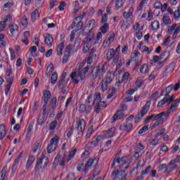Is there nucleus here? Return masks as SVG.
I'll use <instances>...</instances> for the list:
<instances>
[{"instance_id": "1", "label": "nucleus", "mask_w": 180, "mask_h": 180, "mask_svg": "<svg viewBox=\"0 0 180 180\" xmlns=\"http://www.w3.org/2000/svg\"><path fill=\"white\" fill-rule=\"evenodd\" d=\"M99 162V159L98 158H89L84 165L83 162L77 165V169L78 172H83L84 175H86L90 169L95 168Z\"/></svg>"}, {"instance_id": "2", "label": "nucleus", "mask_w": 180, "mask_h": 180, "mask_svg": "<svg viewBox=\"0 0 180 180\" xmlns=\"http://www.w3.org/2000/svg\"><path fill=\"white\" fill-rule=\"evenodd\" d=\"M89 71V67H85L84 69H79L77 73L73 72L70 75V78L72 79V83L77 85V84H79V80L77 78H80L81 81H85V78H86V74Z\"/></svg>"}, {"instance_id": "3", "label": "nucleus", "mask_w": 180, "mask_h": 180, "mask_svg": "<svg viewBox=\"0 0 180 180\" xmlns=\"http://www.w3.org/2000/svg\"><path fill=\"white\" fill-rule=\"evenodd\" d=\"M106 74V64L103 63L101 66H95L91 71V77L93 79H96L98 77V79H102L103 76Z\"/></svg>"}, {"instance_id": "4", "label": "nucleus", "mask_w": 180, "mask_h": 180, "mask_svg": "<svg viewBox=\"0 0 180 180\" xmlns=\"http://www.w3.org/2000/svg\"><path fill=\"white\" fill-rule=\"evenodd\" d=\"M100 31L96 34V41H94V44H102V37L103 34H106L108 32H109V24L104 23L103 26L100 27Z\"/></svg>"}, {"instance_id": "5", "label": "nucleus", "mask_w": 180, "mask_h": 180, "mask_svg": "<svg viewBox=\"0 0 180 180\" xmlns=\"http://www.w3.org/2000/svg\"><path fill=\"white\" fill-rule=\"evenodd\" d=\"M42 94L44 104L43 105L41 112H44V115H46V109H47L49 102H50V99H51V92L49 90H44Z\"/></svg>"}, {"instance_id": "6", "label": "nucleus", "mask_w": 180, "mask_h": 180, "mask_svg": "<svg viewBox=\"0 0 180 180\" xmlns=\"http://www.w3.org/2000/svg\"><path fill=\"white\" fill-rule=\"evenodd\" d=\"M58 141H60V137H58V136H55L51 139L50 144L47 146V152L49 154H51L53 152L56 151L58 146Z\"/></svg>"}, {"instance_id": "7", "label": "nucleus", "mask_w": 180, "mask_h": 180, "mask_svg": "<svg viewBox=\"0 0 180 180\" xmlns=\"http://www.w3.org/2000/svg\"><path fill=\"white\" fill-rule=\"evenodd\" d=\"M85 127H86V122L84 119H79L77 122L76 129L77 131V136H82L84 131H85Z\"/></svg>"}, {"instance_id": "8", "label": "nucleus", "mask_w": 180, "mask_h": 180, "mask_svg": "<svg viewBox=\"0 0 180 180\" xmlns=\"http://www.w3.org/2000/svg\"><path fill=\"white\" fill-rule=\"evenodd\" d=\"M115 37H116V36L114 32H109L103 43V47L104 49L109 47V46H110V44L115 41Z\"/></svg>"}, {"instance_id": "9", "label": "nucleus", "mask_w": 180, "mask_h": 180, "mask_svg": "<svg viewBox=\"0 0 180 180\" xmlns=\"http://www.w3.org/2000/svg\"><path fill=\"white\" fill-rule=\"evenodd\" d=\"M115 52L114 49L108 50L106 54L108 61L112 60L113 63H117V61H119V55L115 56Z\"/></svg>"}, {"instance_id": "10", "label": "nucleus", "mask_w": 180, "mask_h": 180, "mask_svg": "<svg viewBox=\"0 0 180 180\" xmlns=\"http://www.w3.org/2000/svg\"><path fill=\"white\" fill-rule=\"evenodd\" d=\"M8 29L10 30L11 37H15L16 34L19 32V25L16 23L10 24Z\"/></svg>"}, {"instance_id": "11", "label": "nucleus", "mask_w": 180, "mask_h": 180, "mask_svg": "<svg viewBox=\"0 0 180 180\" xmlns=\"http://www.w3.org/2000/svg\"><path fill=\"white\" fill-rule=\"evenodd\" d=\"M91 110H92V107L91 105H87V107L85 104H81L79 105V113H86V115H88L89 113H91Z\"/></svg>"}, {"instance_id": "12", "label": "nucleus", "mask_w": 180, "mask_h": 180, "mask_svg": "<svg viewBox=\"0 0 180 180\" xmlns=\"http://www.w3.org/2000/svg\"><path fill=\"white\" fill-rule=\"evenodd\" d=\"M153 119L154 120H158L161 122V123L164 122V117L162 116H165V117H168L169 116V112H162L158 115L153 114Z\"/></svg>"}, {"instance_id": "13", "label": "nucleus", "mask_w": 180, "mask_h": 180, "mask_svg": "<svg viewBox=\"0 0 180 180\" xmlns=\"http://www.w3.org/2000/svg\"><path fill=\"white\" fill-rule=\"evenodd\" d=\"M150 106H151V101H148L141 111V117H144V116H146V115L148 113V110H150Z\"/></svg>"}, {"instance_id": "14", "label": "nucleus", "mask_w": 180, "mask_h": 180, "mask_svg": "<svg viewBox=\"0 0 180 180\" xmlns=\"http://www.w3.org/2000/svg\"><path fill=\"white\" fill-rule=\"evenodd\" d=\"M22 155H23V151H21L17 158L15 159L13 167H12V172H15L16 169H18V167H19V162L20 161V158H22Z\"/></svg>"}, {"instance_id": "15", "label": "nucleus", "mask_w": 180, "mask_h": 180, "mask_svg": "<svg viewBox=\"0 0 180 180\" xmlns=\"http://www.w3.org/2000/svg\"><path fill=\"white\" fill-rule=\"evenodd\" d=\"M172 91H174V84H170L166 87L165 91H162L161 92L160 96H165V97L168 98L169 96V94H171Z\"/></svg>"}, {"instance_id": "16", "label": "nucleus", "mask_w": 180, "mask_h": 180, "mask_svg": "<svg viewBox=\"0 0 180 180\" xmlns=\"http://www.w3.org/2000/svg\"><path fill=\"white\" fill-rule=\"evenodd\" d=\"M44 41L46 46L51 47L53 46V43H54V38H53V35L47 34L45 37Z\"/></svg>"}, {"instance_id": "17", "label": "nucleus", "mask_w": 180, "mask_h": 180, "mask_svg": "<svg viewBox=\"0 0 180 180\" xmlns=\"http://www.w3.org/2000/svg\"><path fill=\"white\" fill-rule=\"evenodd\" d=\"M42 113V118L39 117L37 120V124L39 126H43L46 120H47V117L49 116V113L47 112V109L46 108V114L44 115V112L41 111Z\"/></svg>"}, {"instance_id": "18", "label": "nucleus", "mask_w": 180, "mask_h": 180, "mask_svg": "<svg viewBox=\"0 0 180 180\" xmlns=\"http://www.w3.org/2000/svg\"><path fill=\"white\" fill-rule=\"evenodd\" d=\"M115 131H116V129H115V127L110 128L105 132L103 139H112V137H114L115 134Z\"/></svg>"}, {"instance_id": "19", "label": "nucleus", "mask_w": 180, "mask_h": 180, "mask_svg": "<svg viewBox=\"0 0 180 180\" xmlns=\"http://www.w3.org/2000/svg\"><path fill=\"white\" fill-rule=\"evenodd\" d=\"M120 130L130 133L133 130V124L131 123H128L124 125H121L120 127Z\"/></svg>"}, {"instance_id": "20", "label": "nucleus", "mask_w": 180, "mask_h": 180, "mask_svg": "<svg viewBox=\"0 0 180 180\" xmlns=\"http://www.w3.org/2000/svg\"><path fill=\"white\" fill-rule=\"evenodd\" d=\"M34 161H36V158L34 155H30L25 165L26 169H30V166L33 165Z\"/></svg>"}, {"instance_id": "21", "label": "nucleus", "mask_w": 180, "mask_h": 180, "mask_svg": "<svg viewBox=\"0 0 180 180\" xmlns=\"http://www.w3.org/2000/svg\"><path fill=\"white\" fill-rule=\"evenodd\" d=\"M126 116L124 111L123 110H118L112 117L114 122H116L117 119H123Z\"/></svg>"}, {"instance_id": "22", "label": "nucleus", "mask_w": 180, "mask_h": 180, "mask_svg": "<svg viewBox=\"0 0 180 180\" xmlns=\"http://www.w3.org/2000/svg\"><path fill=\"white\" fill-rule=\"evenodd\" d=\"M6 136V127L4 124H0V140H4Z\"/></svg>"}, {"instance_id": "23", "label": "nucleus", "mask_w": 180, "mask_h": 180, "mask_svg": "<svg viewBox=\"0 0 180 180\" xmlns=\"http://www.w3.org/2000/svg\"><path fill=\"white\" fill-rule=\"evenodd\" d=\"M60 158H61V155H60V153H58L56 157L55 158V160H54L53 163L52 165L53 171H56V169H57V166L60 163Z\"/></svg>"}, {"instance_id": "24", "label": "nucleus", "mask_w": 180, "mask_h": 180, "mask_svg": "<svg viewBox=\"0 0 180 180\" xmlns=\"http://www.w3.org/2000/svg\"><path fill=\"white\" fill-rule=\"evenodd\" d=\"M65 47V43L60 42L56 48V52L58 56H63V50H64Z\"/></svg>"}, {"instance_id": "25", "label": "nucleus", "mask_w": 180, "mask_h": 180, "mask_svg": "<svg viewBox=\"0 0 180 180\" xmlns=\"http://www.w3.org/2000/svg\"><path fill=\"white\" fill-rule=\"evenodd\" d=\"M54 71V65L53 63H50L48 67L46 68V75L49 78L53 74Z\"/></svg>"}, {"instance_id": "26", "label": "nucleus", "mask_w": 180, "mask_h": 180, "mask_svg": "<svg viewBox=\"0 0 180 180\" xmlns=\"http://www.w3.org/2000/svg\"><path fill=\"white\" fill-rule=\"evenodd\" d=\"M8 84L6 86L5 89V95L8 96V94H9V91H11V87L12 86V84H13V79L10 78L8 81Z\"/></svg>"}, {"instance_id": "27", "label": "nucleus", "mask_w": 180, "mask_h": 180, "mask_svg": "<svg viewBox=\"0 0 180 180\" xmlns=\"http://www.w3.org/2000/svg\"><path fill=\"white\" fill-rule=\"evenodd\" d=\"M40 18V14L39 13V10L35 9L32 13H31V19L33 22H36V20L39 19Z\"/></svg>"}, {"instance_id": "28", "label": "nucleus", "mask_w": 180, "mask_h": 180, "mask_svg": "<svg viewBox=\"0 0 180 180\" xmlns=\"http://www.w3.org/2000/svg\"><path fill=\"white\" fill-rule=\"evenodd\" d=\"M82 34L83 36H89L91 34H94V32H92V30L91 28H89L86 25L83 28Z\"/></svg>"}, {"instance_id": "29", "label": "nucleus", "mask_w": 180, "mask_h": 180, "mask_svg": "<svg viewBox=\"0 0 180 180\" xmlns=\"http://www.w3.org/2000/svg\"><path fill=\"white\" fill-rule=\"evenodd\" d=\"M94 37H95V34H91L90 35H87L86 37V40L83 42V44L91 46V41L94 40Z\"/></svg>"}, {"instance_id": "30", "label": "nucleus", "mask_w": 180, "mask_h": 180, "mask_svg": "<svg viewBox=\"0 0 180 180\" xmlns=\"http://www.w3.org/2000/svg\"><path fill=\"white\" fill-rule=\"evenodd\" d=\"M141 56V53L139 51H135L133 54L131 56V61H139V58Z\"/></svg>"}, {"instance_id": "31", "label": "nucleus", "mask_w": 180, "mask_h": 180, "mask_svg": "<svg viewBox=\"0 0 180 180\" xmlns=\"http://www.w3.org/2000/svg\"><path fill=\"white\" fill-rule=\"evenodd\" d=\"M170 55L171 52L169 51H165L160 55V60H163V61H167Z\"/></svg>"}, {"instance_id": "32", "label": "nucleus", "mask_w": 180, "mask_h": 180, "mask_svg": "<svg viewBox=\"0 0 180 180\" xmlns=\"http://www.w3.org/2000/svg\"><path fill=\"white\" fill-rule=\"evenodd\" d=\"M57 79H58V75L55 72L51 76V84L56 85L57 84Z\"/></svg>"}, {"instance_id": "33", "label": "nucleus", "mask_w": 180, "mask_h": 180, "mask_svg": "<svg viewBox=\"0 0 180 180\" xmlns=\"http://www.w3.org/2000/svg\"><path fill=\"white\" fill-rule=\"evenodd\" d=\"M102 101V96L101 93H97L94 95V99L93 100V105H96L98 102Z\"/></svg>"}, {"instance_id": "34", "label": "nucleus", "mask_w": 180, "mask_h": 180, "mask_svg": "<svg viewBox=\"0 0 180 180\" xmlns=\"http://www.w3.org/2000/svg\"><path fill=\"white\" fill-rule=\"evenodd\" d=\"M79 22L77 23L75 22V29L73 30L75 32H79V30H81V29H82V26H84V22H82V20H78Z\"/></svg>"}, {"instance_id": "35", "label": "nucleus", "mask_w": 180, "mask_h": 180, "mask_svg": "<svg viewBox=\"0 0 180 180\" xmlns=\"http://www.w3.org/2000/svg\"><path fill=\"white\" fill-rule=\"evenodd\" d=\"M77 148H75L69 152V155L68 157V162H70V160H72L74 157H75V154H77Z\"/></svg>"}, {"instance_id": "36", "label": "nucleus", "mask_w": 180, "mask_h": 180, "mask_svg": "<svg viewBox=\"0 0 180 180\" xmlns=\"http://www.w3.org/2000/svg\"><path fill=\"white\" fill-rule=\"evenodd\" d=\"M96 60V55L89 54V56L87 58V64L89 65H91V64H92V63H94V61H95Z\"/></svg>"}, {"instance_id": "37", "label": "nucleus", "mask_w": 180, "mask_h": 180, "mask_svg": "<svg viewBox=\"0 0 180 180\" xmlns=\"http://www.w3.org/2000/svg\"><path fill=\"white\" fill-rule=\"evenodd\" d=\"M95 25H96V21H95V20L94 19H91L86 26L89 29H91V30H94V27H95Z\"/></svg>"}, {"instance_id": "38", "label": "nucleus", "mask_w": 180, "mask_h": 180, "mask_svg": "<svg viewBox=\"0 0 180 180\" xmlns=\"http://www.w3.org/2000/svg\"><path fill=\"white\" fill-rule=\"evenodd\" d=\"M141 74H148V65L143 64L140 69Z\"/></svg>"}, {"instance_id": "39", "label": "nucleus", "mask_w": 180, "mask_h": 180, "mask_svg": "<svg viewBox=\"0 0 180 180\" xmlns=\"http://www.w3.org/2000/svg\"><path fill=\"white\" fill-rule=\"evenodd\" d=\"M49 105L51 106V108H52V109H56V106H57V97L54 96L49 103Z\"/></svg>"}, {"instance_id": "40", "label": "nucleus", "mask_w": 180, "mask_h": 180, "mask_svg": "<svg viewBox=\"0 0 180 180\" xmlns=\"http://www.w3.org/2000/svg\"><path fill=\"white\" fill-rule=\"evenodd\" d=\"M152 30H158L160 29V22L158 20L153 21L151 25Z\"/></svg>"}, {"instance_id": "41", "label": "nucleus", "mask_w": 180, "mask_h": 180, "mask_svg": "<svg viewBox=\"0 0 180 180\" xmlns=\"http://www.w3.org/2000/svg\"><path fill=\"white\" fill-rule=\"evenodd\" d=\"M68 82V81L67 80H60L58 85L59 89H64L67 86Z\"/></svg>"}, {"instance_id": "42", "label": "nucleus", "mask_w": 180, "mask_h": 180, "mask_svg": "<svg viewBox=\"0 0 180 180\" xmlns=\"http://www.w3.org/2000/svg\"><path fill=\"white\" fill-rule=\"evenodd\" d=\"M6 42L5 41V34H0V47H5Z\"/></svg>"}, {"instance_id": "43", "label": "nucleus", "mask_w": 180, "mask_h": 180, "mask_svg": "<svg viewBox=\"0 0 180 180\" xmlns=\"http://www.w3.org/2000/svg\"><path fill=\"white\" fill-rule=\"evenodd\" d=\"M129 77H130V73L129 72H124L121 82H124V84H127V81H129Z\"/></svg>"}, {"instance_id": "44", "label": "nucleus", "mask_w": 180, "mask_h": 180, "mask_svg": "<svg viewBox=\"0 0 180 180\" xmlns=\"http://www.w3.org/2000/svg\"><path fill=\"white\" fill-rule=\"evenodd\" d=\"M162 22L164 25H171V23H172L171 18H169L168 15H163Z\"/></svg>"}, {"instance_id": "45", "label": "nucleus", "mask_w": 180, "mask_h": 180, "mask_svg": "<svg viewBox=\"0 0 180 180\" xmlns=\"http://www.w3.org/2000/svg\"><path fill=\"white\" fill-rule=\"evenodd\" d=\"M176 108H178V105H176L175 103H172L169 109V111L167 112V113H172V112H175V110H176Z\"/></svg>"}, {"instance_id": "46", "label": "nucleus", "mask_w": 180, "mask_h": 180, "mask_svg": "<svg viewBox=\"0 0 180 180\" xmlns=\"http://www.w3.org/2000/svg\"><path fill=\"white\" fill-rule=\"evenodd\" d=\"M123 7V0H117L115 3V10L119 11L120 8Z\"/></svg>"}, {"instance_id": "47", "label": "nucleus", "mask_w": 180, "mask_h": 180, "mask_svg": "<svg viewBox=\"0 0 180 180\" xmlns=\"http://www.w3.org/2000/svg\"><path fill=\"white\" fill-rule=\"evenodd\" d=\"M108 86L109 84L106 83L105 81L101 82V89L103 92H106V91H108Z\"/></svg>"}, {"instance_id": "48", "label": "nucleus", "mask_w": 180, "mask_h": 180, "mask_svg": "<svg viewBox=\"0 0 180 180\" xmlns=\"http://www.w3.org/2000/svg\"><path fill=\"white\" fill-rule=\"evenodd\" d=\"M165 103H167V97H164L163 99L160 100L158 103V108H162V106H164V105H165Z\"/></svg>"}, {"instance_id": "49", "label": "nucleus", "mask_w": 180, "mask_h": 180, "mask_svg": "<svg viewBox=\"0 0 180 180\" xmlns=\"http://www.w3.org/2000/svg\"><path fill=\"white\" fill-rule=\"evenodd\" d=\"M71 51H72V45L69 44L65 48V54H69V56H71Z\"/></svg>"}, {"instance_id": "50", "label": "nucleus", "mask_w": 180, "mask_h": 180, "mask_svg": "<svg viewBox=\"0 0 180 180\" xmlns=\"http://www.w3.org/2000/svg\"><path fill=\"white\" fill-rule=\"evenodd\" d=\"M113 75L112 76V75L109 74L107 75L106 78H105V81H104V82L107 83V84H111L112 81H113Z\"/></svg>"}, {"instance_id": "51", "label": "nucleus", "mask_w": 180, "mask_h": 180, "mask_svg": "<svg viewBox=\"0 0 180 180\" xmlns=\"http://www.w3.org/2000/svg\"><path fill=\"white\" fill-rule=\"evenodd\" d=\"M13 21V18L12 17L11 15H7L6 18L4 19V20L3 22H4V23H8V22H11L12 23V22Z\"/></svg>"}, {"instance_id": "52", "label": "nucleus", "mask_w": 180, "mask_h": 180, "mask_svg": "<svg viewBox=\"0 0 180 180\" xmlns=\"http://www.w3.org/2000/svg\"><path fill=\"white\" fill-rule=\"evenodd\" d=\"M65 6H67V3L65 1H61L58 6L59 11L63 12L65 9Z\"/></svg>"}, {"instance_id": "53", "label": "nucleus", "mask_w": 180, "mask_h": 180, "mask_svg": "<svg viewBox=\"0 0 180 180\" xmlns=\"http://www.w3.org/2000/svg\"><path fill=\"white\" fill-rule=\"evenodd\" d=\"M29 22L27 21V18L26 15H24L21 19V25L22 26L26 27L27 26Z\"/></svg>"}, {"instance_id": "54", "label": "nucleus", "mask_w": 180, "mask_h": 180, "mask_svg": "<svg viewBox=\"0 0 180 180\" xmlns=\"http://www.w3.org/2000/svg\"><path fill=\"white\" fill-rule=\"evenodd\" d=\"M36 51H37V47H36L35 46H31L30 48V53H31V56H32V57H37V55H36Z\"/></svg>"}, {"instance_id": "55", "label": "nucleus", "mask_w": 180, "mask_h": 180, "mask_svg": "<svg viewBox=\"0 0 180 180\" xmlns=\"http://www.w3.org/2000/svg\"><path fill=\"white\" fill-rule=\"evenodd\" d=\"M148 131V125L143 126L138 132L139 134H144L146 131Z\"/></svg>"}, {"instance_id": "56", "label": "nucleus", "mask_w": 180, "mask_h": 180, "mask_svg": "<svg viewBox=\"0 0 180 180\" xmlns=\"http://www.w3.org/2000/svg\"><path fill=\"white\" fill-rule=\"evenodd\" d=\"M43 161H44V160L39 158L37 161V165L35 166V171L36 172H37V171H39L40 168H39L38 165H41V164H43Z\"/></svg>"}, {"instance_id": "57", "label": "nucleus", "mask_w": 180, "mask_h": 180, "mask_svg": "<svg viewBox=\"0 0 180 180\" xmlns=\"http://www.w3.org/2000/svg\"><path fill=\"white\" fill-rule=\"evenodd\" d=\"M144 148H145L144 146H143L141 143L136 144V151L141 153V151H143Z\"/></svg>"}, {"instance_id": "58", "label": "nucleus", "mask_w": 180, "mask_h": 180, "mask_svg": "<svg viewBox=\"0 0 180 180\" xmlns=\"http://www.w3.org/2000/svg\"><path fill=\"white\" fill-rule=\"evenodd\" d=\"M163 169H167V164L164 163L158 167V172H162Z\"/></svg>"}, {"instance_id": "59", "label": "nucleus", "mask_w": 180, "mask_h": 180, "mask_svg": "<svg viewBox=\"0 0 180 180\" xmlns=\"http://www.w3.org/2000/svg\"><path fill=\"white\" fill-rule=\"evenodd\" d=\"M109 18H108V14L105 13L103 16H102V19L101 20V23H107L106 22H108Z\"/></svg>"}, {"instance_id": "60", "label": "nucleus", "mask_w": 180, "mask_h": 180, "mask_svg": "<svg viewBox=\"0 0 180 180\" xmlns=\"http://www.w3.org/2000/svg\"><path fill=\"white\" fill-rule=\"evenodd\" d=\"M70 54H68V53H65L63 57V59H62V63L63 64H65L67 63V61H68L69 58H70Z\"/></svg>"}, {"instance_id": "61", "label": "nucleus", "mask_w": 180, "mask_h": 180, "mask_svg": "<svg viewBox=\"0 0 180 180\" xmlns=\"http://www.w3.org/2000/svg\"><path fill=\"white\" fill-rule=\"evenodd\" d=\"M150 169H151V166H148L146 168L145 171H142L141 172V175L143 176V175H148L150 172Z\"/></svg>"}, {"instance_id": "62", "label": "nucleus", "mask_w": 180, "mask_h": 180, "mask_svg": "<svg viewBox=\"0 0 180 180\" xmlns=\"http://www.w3.org/2000/svg\"><path fill=\"white\" fill-rule=\"evenodd\" d=\"M57 120H54L51 123L49 130H55L56 127H57Z\"/></svg>"}, {"instance_id": "63", "label": "nucleus", "mask_w": 180, "mask_h": 180, "mask_svg": "<svg viewBox=\"0 0 180 180\" xmlns=\"http://www.w3.org/2000/svg\"><path fill=\"white\" fill-rule=\"evenodd\" d=\"M174 19L178 20L180 18V13L177 10L173 13Z\"/></svg>"}, {"instance_id": "64", "label": "nucleus", "mask_w": 180, "mask_h": 180, "mask_svg": "<svg viewBox=\"0 0 180 180\" xmlns=\"http://www.w3.org/2000/svg\"><path fill=\"white\" fill-rule=\"evenodd\" d=\"M75 179V173H70L66 176V180H74Z\"/></svg>"}]
</instances>
